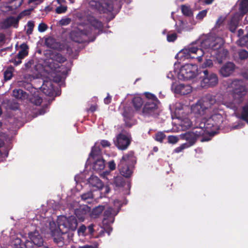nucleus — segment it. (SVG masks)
Masks as SVG:
<instances>
[{"label": "nucleus", "mask_w": 248, "mask_h": 248, "mask_svg": "<svg viewBox=\"0 0 248 248\" xmlns=\"http://www.w3.org/2000/svg\"><path fill=\"white\" fill-rule=\"evenodd\" d=\"M230 94L234 104L240 105L246 100L248 88L243 79H235L229 85Z\"/></svg>", "instance_id": "1"}, {"label": "nucleus", "mask_w": 248, "mask_h": 248, "mask_svg": "<svg viewBox=\"0 0 248 248\" xmlns=\"http://www.w3.org/2000/svg\"><path fill=\"white\" fill-rule=\"evenodd\" d=\"M201 46L202 49L210 51L211 55L215 57L219 64L222 62L229 54L228 51L222 47V44L210 39L203 40L201 44Z\"/></svg>", "instance_id": "2"}, {"label": "nucleus", "mask_w": 248, "mask_h": 248, "mask_svg": "<svg viewBox=\"0 0 248 248\" xmlns=\"http://www.w3.org/2000/svg\"><path fill=\"white\" fill-rule=\"evenodd\" d=\"M202 137L201 141L202 142L209 141L210 140V136H208L207 138L205 136L204 131L201 128H199L197 125L193 128L192 131L186 132L180 135L181 139L186 140L187 141V146L188 147L193 145L196 142L199 137Z\"/></svg>", "instance_id": "3"}, {"label": "nucleus", "mask_w": 248, "mask_h": 248, "mask_svg": "<svg viewBox=\"0 0 248 248\" xmlns=\"http://www.w3.org/2000/svg\"><path fill=\"white\" fill-rule=\"evenodd\" d=\"M199 75L200 78H202L201 84L203 88H212L218 84L217 75L212 72H210L208 70L200 71Z\"/></svg>", "instance_id": "4"}, {"label": "nucleus", "mask_w": 248, "mask_h": 248, "mask_svg": "<svg viewBox=\"0 0 248 248\" xmlns=\"http://www.w3.org/2000/svg\"><path fill=\"white\" fill-rule=\"evenodd\" d=\"M199 75V70L196 64L187 63L182 66L178 75L179 79L188 80Z\"/></svg>", "instance_id": "5"}, {"label": "nucleus", "mask_w": 248, "mask_h": 248, "mask_svg": "<svg viewBox=\"0 0 248 248\" xmlns=\"http://www.w3.org/2000/svg\"><path fill=\"white\" fill-rule=\"evenodd\" d=\"M78 223L76 217L71 216L64 217V219L59 223V228L62 233H67L68 231H75L78 227Z\"/></svg>", "instance_id": "6"}, {"label": "nucleus", "mask_w": 248, "mask_h": 248, "mask_svg": "<svg viewBox=\"0 0 248 248\" xmlns=\"http://www.w3.org/2000/svg\"><path fill=\"white\" fill-rule=\"evenodd\" d=\"M117 214V212L110 207L107 208L104 212V218L102 221L103 225L106 232L108 234L112 231V228L110 226L114 221V217Z\"/></svg>", "instance_id": "7"}, {"label": "nucleus", "mask_w": 248, "mask_h": 248, "mask_svg": "<svg viewBox=\"0 0 248 248\" xmlns=\"http://www.w3.org/2000/svg\"><path fill=\"white\" fill-rule=\"evenodd\" d=\"M30 14L28 10H24L20 13L16 17L10 16L5 19L0 23V28L2 30L8 29L11 26L17 28L18 27L19 21L23 16H26Z\"/></svg>", "instance_id": "8"}, {"label": "nucleus", "mask_w": 248, "mask_h": 248, "mask_svg": "<svg viewBox=\"0 0 248 248\" xmlns=\"http://www.w3.org/2000/svg\"><path fill=\"white\" fill-rule=\"evenodd\" d=\"M131 142V138L130 135L124 133H119L114 140L115 145L120 150H125L129 146Z\"/></svg>", "instance_id": "9"}, {"label": "nucleus", "mask_w": 248, "mask_h": 248, "mask_svg": "<svg viewBox=\"0 0 248 248\" xmlns=\"http://www.w3.org/2000/svg\"><path fill=\"white\" fill-rule=\"evenodd\" d=\"M70 37L72 40L78 43H83L93 41L95 38L89 40L88 37V32L86 30H80L75 29L71 31L70 34Z\"/></svg>", "instance_id": "10"}, {"label": "nucleus", "mask_w": 248, "mask_h": 248, "mask_svg": "<svg viewBox=\"0 0 248 248\" xmlns=\"http://www.w3.org/2000/svg\"><path fill=\"white\" fill-rule=\"evenodd\" d=\"M157 103L147 101L144 105L141 114L145 117H156L158 115Z\"/></svg>", "instance_id": "11"}, {"label": "nucleus", "mask_w": 248, "mask_h": 248, "mask_svg": "<svg viewBox=\"0 0 248 248\" xmlns=\"http://www.w3.org/2000/svg\"><path fill=\"white\" fill-rule=\"evenodd\" d=\"M199 123L198 125V127L199 128L202 129L205 132V136L207 138L208 136H210V139H211L212 135L209 134V130L211 129L212 128L215 127L216 128L217 126L214 124L213 119L210 117L208 118H203L201 121H198V123Z\"/></svg>", "instance_id": "12"}, {"label": "nucleus", "mask_w": 248, "mask_h": 248, "mask_svg": "<svg viewBox=\"0 0 248 248\" xmlns=\"http://www.w3.org/2000/svg\"><path fill=\"white\" fill-rule=\"evenodd\" d=\"M134 166L119 162L118 169L122 176L125 178H130L133 173Z\"/></svg>", "instance_id": "13"}, {"label": "nucleus", "mask_w": 248, "mask_h": 248, "mask_svg": "<svg viewBox=\"0 0 248 248\" xmlns=\"http://www.w3.org/2000/svg\"><path fill=\"white\" fill-rule=\"evenodd\" d=\"M235 64L232 62H228L224 64L219 70V74L224 78L230 76L234 71Z\"/></svg>", "instance_id": "14"}, {"label": "nucleus", "mask_w": 248, "mask_h": 248, "mask_svg": "<svg viewBox=\"0 0 248 248\" xmlns=\"http://www.w3.org/2000/svg\"><path fill=\"white\" fill-rule=\"evenodd\" d=\"M120 162L134 166L137 162V157L135 155V152L133 151L128 152L123 156Z\"/></svg>", "instance_id": "15"}, {"label": "nucleus", "mask_w": 248, "mask_h": 248, "mask_svg": "<svg viewBox=\"0 0 248 248\" xmlns=\"http://www.w3.org/2000/svg\"><path fill=\"white\" fill-rule=\"evenodd\" d=\"M238 5V12L234 14H238L239 17H243L248 12V0H238L237 4Z\"/></svg>", "instance_id": "16"}, {"label": "nucleus", "mask_w": 248, "mask_h": 248, "mask_svg": "<svg viewBox=\"0 0 248 248\" xmlns=\"http://www.w3.org/2000/svg\"><path fill=\"white\" fill-rule=\"evenodd\" d=\"M192 110L197 116H202L206 113L208 108L206 104L203 102H199L192 107Z\"/></svg>", "instance_id": "17"}, {"label": "nucleus", "mask_w": 248, "mask_h": 248, "mask_svg": "<svg viewBox=\"0 0 248 248\" xmlns=\"http://www.w3.org/2000/svg\"><path fill=\"white\" fill-rule=\"evenodd\" d=\"M28 235L31 240L29 243H33L38 247H41L43 244V239L38 231L30 232Z\"/></svg>", "instance_id": "18"}, {"label": "nucleus", "mask_w": 248, "mask_h": 248, "mask_svg": "<svg viewBox=\"0 0 248 248\" xmlns=\"http://www.w3.org/2000/svg\"><path fill=\"white\" fill-rule=\"evenodd\" d=\"M238 14H233L232 16L229 23V30L232 32H235L238 27L240 21L242 19V17L237 16Z\"/></svg>", "instance_id": "19"}, {"label": "nucleus", "mask_w": 248, "mask_h": 248, "mask_svg": "<svg viewBox=\"0 0 248 248\" xmlns=\"http://www.w3.org/2000/svg\"><path fill=\"white\" fill-rule=\"evenodd\" d=\"M200 50L204 53L202 49H199L197 46H196L193 45L189 46L183 49L181 52L183 53L184 56L187 58H193L194 57H192L191 55L192 54H196L198 51Z\"/></svg>", "instance_id": "20"}, {"label": "nucleus", "mask_w": 248, "mask_h": 248, "mask_svg": "<svg viewBox=\"0 0 248 248\" xmlns=\"http://www.w3.org/2000/svg\"><path fill=\"white\" fill-rule=\"evenodd\" d=\"M88 211V206L80 207L75 210V214L80 221H83Z\"/></svg>", "instance_id": "21"}, {"label": "nucleus", "mask_w": 248, "mask_h": 248, "mask_svg": "<svg viewBox=\"0 0 248 248\" xmlns=\"http://www.w3.org/2000/svg\"><path fill=\"white\" fill-rule=\"evenodd\" d=\"M89 183L93 187H97L101 189L103 187V183L102 181L97 176L91 175L88 179Z\"/></svg>", "instance_id": "22"}, {"label": "nucleus", "mask_w": 248, "mask_h": 248, "mask_svg": "<svg viewBox=\"0 0 248 248\" xmlns=\"http://www.w3.org/2000/svg\"><path fill=\"white\" fill-rule=\"evenodd\" d=\"M175 92L182 95H185L191 92V87L183 84H180L175 87Z\"/></svg>", "instance_id": "23"}, {"label": "nucleus", "mask_w": 248, "mask_h": 248, "mask_svg": "<svg viewBox=\"0 0 248 248\" xmlns=\"http://www.w3.org/2000/svg\"><path fill=\"white\" fill-rule=\"evenodd\" d=\"M23 2V0H12L7 5L5 8L7 9L6 11H12L19 7Z\"/></svg>", "instance_id": "24"}, {"label": "nucleus", "mask_w": 248, "mask_h": 248, "mask_svg": "<svg viewBox=\"0 0 248 248\" xmlns=\"http://www.w3.org/2000/svg\"><path fill=\"white\" fill-rule=\"evenodd\" d=\"M103 13L111 12L113 10V4L111 0H106L101 3Z\"/></svg>", "instance_id": "25"}, {"label": "nucleus", "mask_w": 248, "mask_h": 248, "mask_svg": "<svg viewBox=\"0 0 248 248\" xmlns=\"http://www.w3.org/2000/svg\"><path fill=\"white\" fill-rule=\"evenodd\" d=\"M41 89L44 93L49 95L53 90V86L51 81H44L41 86Z\"/></svg>", "instance_id": "26"}, {"label": "nucleus", "mask_w": 248, "mask_h": 248, "mask_svg": "<svg viewBox=\"0 0 248 248\" xmlns=\"http://www.w3.org/2000/svg\"><path fill=\"white\" fill-rule=\"evenodd\" d=\"M93 162V169L95 171H99L103 170L105 168V160L101 158H97Z\"/></svg>", "instance_id": "27"}, {"label": "nucleus", "mask_w": 248, "mask_h": 248, "mask_svg": "<svg viewBox=\"0 0 248 248\" xmlns=\"http://www.w3.org/2000/svg\"><path fill=\"white\" fill-rule=\"evenodd\" d=\"M20 50L19 51L18 54L16 55L17 58L22 59L25 58L28 54V46L25 43H23L20 45Z\"/></svg>", "instance_id": "28"}, {"label": "nucleus", "mask_w": 248, "mask_h": 248, "mask_svg": "<svg viewBox=\"0 0 248 248\" xmlns=\"http://www.w3.org/2000/svg\"><path fill=\"white\" fill-rule=\"evenodd\" d=\"M50 58L53 61L60 63L64 62L66 60L61 54L58 52L52 53L50 55Z\"/></svg>", "instance_id": "29"}, {"label": "nucleus", "mask_w": 248, "mask_h": 248, "mask_svg": "<svg viewBox=\"0 0 248 248\" xmlns=\"http://www.w3.org/2000/svg\"><path fill=\"white\" fill-rule=\"evenodd\" d=\"M112 184L116 187L119 188L123 187L125 185V182L122 176H117L114 178Z\"/></svg>", "instance_id": "30"}, {"label": "nucleus", "mask_w": 248, "mask_h": 248, "mask_svg": "<svg viewBox=\"0 0 248 248\" xmlns=\"http://www.w3.org/2000/svg\"><path fill=\"white\" fill-rule=\"evenodd\" d=\"M45 44L47 47L52 49H56L58 45L55 39L53 37H49L45 39Z\"/></svg>", "instance_id": "31"}, {"label": "nucleus", "mask_w": 248, "mask_h": 248, "mask_svg": "<svg viewBox=\"0 0 248 248\" xmlns=\"http://www.w3.org/2000/svg\"><path fill=\"white\" fill-rule=\"evenodd\" d=\"M101 155V151L99 147L93 146L92 148V151L90 154V157L93 159L99 158Z\"/></svg>", "instance_id": "32"}, {"label": "nucleus", "mask_w": 248, "mask_h": 248, "mask_svg": "<svg viewBox=\"0 0 248 248\" xmlns=\"http://www.w3.org/2000/svg\"><path fill=\"white\" fill-rule=\"evenodd\" d=\"M203 102L204 104H207L208 109L211 108L212 107L216 105L217 103L215 97L210 95H207Z\"/></svg>", "instance_id": "33"}, {"label": "nucleus", "mask_w": 248, "mask_h": 248, "mask_svg": "<svg viewBox=\"0 0 248 248\" xmlns=\"http://www.w3.org/2000/svg\"><path fill=\"white\" fill-rule=\"evenodd\" d=\"M143 101L141 97H135L132 99V104L136 110H140L143 105Z\"/></svg>", "instance_id": "34"}, {"label": "nucleus", "mask_w": 248, "mask_h": 248, "mask_svg": "<svg viewBox=\"0 0 248 248\" xmlns=\"http://www.w3.org/2000/svg\"><path fill=\"white\" fill-rule=\"evenodd\" d=\"M213 66V62L212 60L210 59H206L204 62L201 64L200 67L199 72L200 71H203L204 70H207V68H211Z\"/></svg>", "instance_id": "35"}, {"label": "nucleus", "mask_w": 248, "mask_h": 248, "mask_svg": "<svg viewBox=\"0 0 248 248\" xmlns=\"http://www.w3.org/2000/svg\"><path fill=\"white\" fill-rule=\"evenodd\" d=\"M123 116L125 122V125L127 126L131 127L132 124H130L129 121L132 119L133 115L130 112H128L126 110H124L123 113Z\"/></svg>", "instance_id": "36"}, {"label": "nucleus", "mask_w": 248, "mask_h": 248, "mask_svg": "<svg viewBox=\"0 0 248 248\" xmlns=\"http://www.w3.org/2000/svg\"><path fill=\"white\" fill-rule=\"evenodd\" d=\"M210 117L214 121V124L217 127L219 124L222 122L223 117L222 115L218 113H215L212 114Z\"/></svg>", "instance_id": "37"}, {"label": "nucleus", "mask_w": 248, "mask_h": 248, "mask_svg": "<svg viewBox=\"0 0 248 248\" xmlns=\"http://www.w3.org/2000/svg\"><path fill=\"white\" fill-rule=\"evenodd\" d=\"M240 118L248 124V104L243 107Z\"/></svg>", "instance_id": "38"}, {"label": "nucleus", "mask_w": 248, "mask_h": 248, "mask_svg": "<svg viewBox=\"0 0 248 248\" xmlns=\"http://www.w3.org/2000/svg\"><path fill=\"white\" fill-rule=\"evenodd\" d=\"M105 210V206L102 205H99L97 207L93 208L92 211V216L94 217H97L99 216L102 212Z\"/></svg>", "instance_id": "39"}, {"label": "nucleus", "mask_w": 248, "mask_h": 248, "mask_svg": "<svg viewBox=\"0 0 248 248\" xmlns=\"http://www.w3.org/2000/svg\"><path fill=\"white\" fill-rule=\"evenodd\" d=\"M29 242V240H26L25 243H23L20 238H16L14 240V245L17 247L19 246V248H27V244Z\"/></svg>", "instance_id": "40"}, {"label": "nucleus", "mask_w": 248, "mask_h": 248, "mask_svg": "<svg viewBox=\"0 0 248 248\" xmlns=\"http://www.w3.org/2000/svg\"><path fill=\"white\" fill-rule=\"evenodd\" d=\"M90 23L92 26L96 29L102 30L103 28L102 23L96 19H91Z\"/></svg>", "instance_id": "41"}, {"label": "nucleus", "mask_w": 248, "mask_h": 248, "mask_svg": "<svg viewBox=\"0 0 248 248\" xmlns=\"http://www.w3.org/2000/svg\"><path fill=\"white\" fill-rule=\"evenodd\" d=\"M81 198L82 201L86 202L87 203H90L89 200H92L93 199V193L91 191L84 193L81 195Z\"/></svg>", "instance_id": "42"}, {"label": "nucleus", "mask_w": 248, "mask_h": 248, "mask_svg": "<svg viewBox=\"0 0 248 248\" xmlns=\"http://www.w3.org/2000/svg\"><path fill=\"white\" fill-rule=\"evenodd\" d=\"M181 11L183 15L186 16H190L192 15V12L190 7L185 5L181 6Z\"/></svg>", "instance_id": "43"}, {"label": "nucleus", "mask_w": 248, "mask_h": 248, "mask_svg": "<svg viewBox=\"0 0 248 248\" xmlns=\"http://www.w3.org/2000/svg\"><path fill=\"white\" fill-rule=\"evenodd\" d=\"M13 70L12 67L8 68L4 72V78L6 81L11 79L13 77Z\"/></svg>", "instance_id": "44"}, {"label": "nucleus", "mask_w": 248, "mask_h": 248, "mask_svg": "<svg viewBox=\"0 0 248 248\" xmlns=\"http://www.w3.org/2000/svg\"><path fill=\"white\" fill-rule=\"evenodd\" d=\"M248 43V32L245 35L241 37L238 41V45L241 46H245Z\"/></svg>", "instance_id": "45"}, {"label": "nucleus", "mask_w": 248, "mask_h": 248, "mask_svg": "<svg viewBox=\"0 0 248 248\" xmlns=\"http://www.w3.org/2000/svg\"><path fill=\"white\" fill-rule=\"evenodd\" d=\"M34 27V22L33 21H29L27 23V29L26 34L28 35L32 33L33 28Z\"/></svg>", "instance_id": "46"}, {"label": "nucleus", "mask_w": 248, "mask_h": 248, "mask_svg": "<svg viewBox=\"0 0 248 248\" xmlns=\"http://www.w3.org/2000/svg\"><path fill=\"white\" fill-rule=\"evenodd\" d=\"M144 95L146 98L148 99L147 101L158 102V99L154 94L146 92L145 93Z\"/></svg>", "instance_id": "47"}, {"label": "nucleus", "mask_w": 248, "mask_h": 248, "mask_svg": "<svg viewBox=\"0 0 248 248\" xmlns=\"http://www.w3.org/2000/svg\"><path fill=\"white\" fill-rule=\"evenodd\" d=\"M25 92L21 89H15L14 90L13 93L14 96L16 98H21L23 95V93Z\"/></svg>", "instance_id": "48"}, {"label": "nucleus", "mask_w": 248, "mask_h": 248, "mask_svg": "<svg viewBox=\"0 0 248 248\" xmlns=\"http://www.w3.org/2000/svg\"><path fill=\"white\" fill-rule=\"evenodd\" d=\"M166 138L165 134L162 132H158L155 135V140L160 142H162L164 139Z\"/></svg>", "instance_id": "49"}, {"label": "nucleus", "mask_w": 248, "mask_h": 248, "mask_svg": "<svg viewBox=\"0 0 248 248\" xmlns=\"http://www.w3.org/2000/svg\"><path fill=\"white\" fill-rule=\"evenodd\" d=\"M238 56L241 60H245L248 58V51L245 49H240L238 51Z\"/></svg>", "instance_id": "50"}, {"label": "nucleus", "mask_w": 248, "mask_h": 248, "mask_svg": "<svg viewBox=\"0 0 248 248\" xmlns=\"http://www.w3.org/2000/svg\"><path fill=\"white\" fill-rule=\"evenodd\" d=\"M42 101V98L38 95L34 96L31 98V102L36 106H40Z\"/></svg>", "instance_id": "51"}, {"label": "nucleus", "mask_w": 248, "mask_h": 248, "mask_svg": "<svg viewBox=\"0 0 248 248\" xmlns=\"http://www.w3.org/2000/svg\"><path fill=\"white\" fill-rule=\"evenodd\" d=\"M179 141V138L176 136H169L168 137V141L169 143L175 144Z\"/></svg>", "instance_id": "52"}, {"label": "nucleus", "mask_w": 248, "mask_h": 248, "mask_svg": "<svg viewBox=\"0 0 248 248\" xmlns=\"http://www.w3.org/2000/svg\"><path fill=\"white\" fill-rule=\"evenodd\" d=\"M181 125L183 127H185L186 128H189L192 127V122L188 119H185L184 121L182 122Z\"/></svg>", "instance_id": "53"}, {"label": "nucleus", "mask_w": 248, "mask_h": 248, "mask_svg": "<svg viewBox=\"0 0 248 248\" xmlns=\"http://www.w3.org/2000/svg\"><path fill=\"white\" fill-rule=\"evenodd\" d=\"M207 13V10H203L200 11L196 16V18L199 20H202L205 16H206Z\"/></svg>", "instance_id": "54"}, {"label": "nucleus", "mask_w": 248, "mask_h": 248, "mask_svg": "<svg viewBox=\"0 0 248 248\" xmlns=\"http://www.w3.org/2000/svg\"><path fill=\"white\" fill-rule=\"evenodd\" d=\"M48 29L47 25L43 22L40 23L38 27V31L40 32L45 31Z\"/></svg>", "instance_id": "55"}, {"label": "nucleus", "mask_w": 248, "mask_h": 248, "mask_svg": "<svg viewBox=\"0 0 248 248\" xmlns=\"http://www.w3.org/2000/svg\"><path fill=\"white\" fill-rule=\"evenodd\" d=\"M67 9L66 6L60 5L56 8L55 11L56 13L60 14L65 13Z\"/></svg>", "instance_id": "56"}, {"label": "nucleus", "mask_w": 248, "mask_h": 248, "mask_svg": "<svg viewBox=\"0 0 248 248\" xmlns=\"http://www.w3.org/2000/svg\"><path fill=\"white\" fill-rule=\"evenodd\" d=\"M187 147H188V146H187V143H183L180 146L174 149V152L176 153H179L180 152H181L183 150Z\"/></svg>", "instance_id": "57"}, {"label": "nucleus", "mask_w": 248, "mask_h": 248, "mask_svg": "<svg viewBox=\"0 0 248 248\" xmlns=\"http://www.w3.org/2000/svg\"><path fill=\"white\" fill-rule=\"evenodd\" d=\"M177 38V34L175 32L167 35V41L169 42H174Z\"/></svg>", "instance_id": "58"}, {"label": "nucleus", "mask_w": 248, "mask_h": 248, "mask_svg": "<svg viewBox=\"0 0 248 248\" xmlns=\"http://www.w3.org/2000/svg\"><path fill=\"white\" fill-rule=\"evenodd\" d=\"M71 19L70 18H62L60 21V24L62 26H66L70 23Z\"/></svg>", "instance_id": "59"}, {"label": "nucleus", "mask_w": 248, "mask_h": 248, "mask_svg": "<svg viewBox=\"0 0 248 248\" xmlns=\"http://www.w3.org/2000/svg\"><path fill=\"white\" fill-rule=\"evenodd\" d=\"M87 231V227L84 225H82L79 227L78 230V234H82V235H85L86 231Z\"/></svg>", "instance_id": "60"}, {"label": "nucleus", "mask_w": 248, "mask_h": 248, "mask_svg": "<svg viewBox=\"0 0 248 248\" xmlns=\"http://www.w3.org/2000/svg\"><path fill=\"white\" fill-rule=\"evenodd\" d=\"M94 225L93 224H91L87 228V230L88 231L87 234H89L91 235H93L94 232Z\"/></svg>", "instance_id": "61"}, {"label": "nucleus", "mask_w": 248, "mask_h": 248, "mask_svg": "<svg viewBox=\"0 0 248 248\" xmlns=\"http://www.w3.org/2000/svg\"><path fill=\"white\" fill-rule=\"evenodd\" d=\"M18 108H19V105L17 103L13 102V103H11L9 105V108L13 110H17L18 109Z\"/></svg>", "instance_id": "62"}, {"label": "nucleus", "mask_w": 248, "mask_h": 248, "mask_svg": "<svg viewBox=\"0 0 248 248\" xmlns=\"http://www.w3.org/2000/svg\"><path fill=\"white\" fill-rule=\"evenodd\" d=\"M100 144L104 148L110 147L111 145L110 143L108 140H101Z\"/></svg>", "instance_id": "63"}, {"label": "nucleus", "mask_w": 248, "mask_h": 248, "mask_svg": "<svg viewBox=\"0 0 248 248\" xmlns=\"http://www.w3.org/2000/svg\"><path fill=\"white\" fill-rule=\"evenodd\" d=\"M108 168L110 170H113L116 169V164L113 160L109 161L108 163Z\"/></svg>", "instance_id": "64"}]
</instances>
